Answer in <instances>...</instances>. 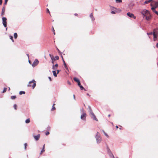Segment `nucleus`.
<instances>
[{"instance_id":"1","label":"nucleus","mask_w":158,"mask_h":158,"mask_svg":"<svg viewBox=\"0 0 158 158\" xmlns=\"http://www.w3.org/2000/svg\"><path fill=\"white\" fill-rule=\"evenodd\" d=\"M95 138L96 139L97 144H99L102 141V138L100 134L98 132H97L95 136Z\"/></svg>"},{"instance_id":"2","label":"nucleus","mask_w":158,"mask_h":158,"mask_svg":"<svg viewBox=\"0 0 158 158\" xmlns=\"http://www.w3.org/2000/svg\"><path fill=\"white\" fill-rule=\"evenodd\" d=\"M154 41H155L158 37V28L154 29L153 31Z\"/></svg>"},{"instance_id":"3","label":"nucleus","mask_w":158,"mask_h":158,"mask_svg":"<svg viewBox=\"0 0 158 158\" xmlns=\"http://www.w3.org/2000/svg\"><path fill=\"white\" fill-rule=\"evenodd\" d=\"M149 11L146 10H143L141 12V14L143 15V18H144V17L147 15H149Z\"/></svg>"},{"instance_id":"4","label":"nucleus","mask_w":158,"mask_h":158,"mask_svg":"<svg viewBox=\"0 0 158 158\" xmlns=\"http://www.w3.org/2000/svg\"><path fill=\"white\" fill-rule=\"evenodd\" d=\"M33 83V85L32 86V87L33 89H34V88L36 86V81H35L34 79H33L32 81H30L29 82V84L27 85L28 87H30L31 86V85L30 84Z\"/></svg>"},{"instance_id":"5","label":"nucleus","mask_w":158,"mask_h":158,"mask_svg":"<svg viewBox=\"0 0 158 158\" xmlns=\"http://www.w3.org/2000/svg\"><path fill=\"white\" fill-rule=\"evenodd\" d=\"M107 150V152L109 156L110 157H112V158H114V156L112 153L111 151L109 148V147L107 146L106 147Z\"/></svg>"},{"instance_id":"6","label":"nucleus","mask_w":158,"mask_h":158,"mask_svg":"<svg viewBox=\"0 0 158 158\" xmlns=\"http://www.w3.org/2000/svg\"><path fill=\"white\" fill-rule=\"evenodd\" d=\"M2 24L5 27H6L7 26V19L6 17H2Z\"/></svg>"},{"instance_id":"7","label":"nucleus","mask_w":158,"mask_h":158,"mask_svg":"<svg viewBox=\"0 0 158 158\" xmlns=\"http://www.w3.org/2000/svg\"><path fill=\"white\" fill-rule=\"evenodd\" d=\"M39 61L38 59H35L32 64V66L33 67H34L36 66L39 63Z\"/></svg>"},{"instance_id":"8","label":"nucleus","mask_w":158,"mask_h":158,"mask_svg":"<svg viewBox=\"0 0 158 158\" xmlns=\"http://www.w3.org/2000/svg\"><path fill=\"white\" fill-rule=\"evenodd\" d=\"M89 115H90L91 117L94 120L96 121H98L97 119L96 118L95 115H94L93 112L90 113Z\"/></svg>"},{"instance_id":"9","label":"nucleus","mask_w":158,"mask_h":158,"mask_svg":"<svg viewBox=\"0 0 158 158\" xmlns=\"http://www.w3.org/2000/svg\"><path fill=\"white\" fill-rule=\"evenodd\" d=\"M86 114L85 113H83L81 116V118L83 120L85 121L86 120Z\"/></svg>"},{"instance_id":"10","label":"nucleus","mask_w":158,"mask_h":158,"mask_svg":"<svg viewBox=\"0 0 158 158\" xmlns=\"http://www.w3.org/2000/svg\"><path fill=\"white\" fill-rule=\"evenodd\" d=\"M151 6H152V7L151 8V10H152V11L156 15H158V12L155 10V9L156 8V7H153V5L152 4H151Z\"/></svg>"},{"instance_id":"11","label":"nucleus","mask_w":158,"mask_h":158,"mask_svg":"<svg viewBox=\"0 0 158 158\" xmlns=\"http://www.w3.org/2000/svg\"><path fill=\"white\" fill-rule=\"evenodd\" d=\"M127 15L128 16L131 18H133L134 19L136 18V17L134 15V14L130 12H128L127 14Z\"/></svg>"},{"instance_id":"12","label":"nucleus","mask_w":158,"mask_h":158,"mask_svg":"<svg viewBox=\"0 0 158 158\" xmlns=\"http://www.w3.org/2000/svg\"><path fill=\"white\" fill-rule=\"evenodd\" d=\"M40 137V134H38L37 135H35L34 136V138L36 140H38Z\"/></svg>"},{"instance_id":"13","label":"nucleus","mask_w":158,"mask_h":158,"mask_svg":"<svg viewBox=\"0 0 158 158\" xmlns=\"http://www.w3.org/2000/svg\"><path fill=\"white\" fill-rule=\"evenodd\" d=\"M144 18H145V19L147 20H150V19H151V16L149 14V15H147Z\"/></svg>"},{"instance_id":"14","label":"nucleus","mask_w":158,"mask_h":158,"mask_svg":"<svg viewBox=\"0 0 158 158\" xmlns=\"http://www.w3.org/2000/svg\"><path fill=\"white\" fill-rule=\"evenodd\" d=\"M5 9L4 7H3L2 9V13L1 14V15L2 16H3L4 15V14H5Z\"/></svg>"},{"instance_id":"15","label":"nucleus","mask_w":158,"mask_h":158,"mask_svg":"<svg viewBox=\"0 0 158 158\" xmlns=\"http://www.w3.org/2000/svg\"><path fill=\"white\" fill-rule=\"evenodd\" d=\"M90 18L92 21L95 20V19L93 16V14L92 13H91L89 15Z\"/></svg>"},{"instance_id":"16","label":"nucleus","mask_w":158,"mask_h":158,"mask_svg":"<svg viewBox=\"0 0 158 158\" xmlns=\"http://www.w3.org/2000/svg\"><path fill=\"white\" fill-rule=\"evenodd\" d=\"M59 57L58 56H56L55 57H53V59H52V60H53L54 61H55L56 60H58L59 59Z\"/></svg>"},{"instance_id":"17","label":"nucleus","mask_w":158,"mask_h":158,"mask_svg":"<svg viewBox=\"0 0 158 158\" xmlns=\"http://www.w3.org/2000/svg\"><path fill=\"white\" fill-rule=\"evenodd\" d=\"M154 5L155 6L154 7H156V8H157L158 7V2H154Z\"/></svg>"},{"instance_id":"18","label":"nucleus","mask_w":158,"mask_h":158,"mask_svg":"<svg viewBox=\"0 0 158 158\" xmlns=\"http://www.w3.org/2000/svg\"><path fill=\"white\" fill-rule=\"evenodd\" d=\"M73 80L76 82L78 83L80 81L76 77H74L73 78Z\"/></svg>"},{"instance_id":"19","label":"nucleus","mask_w":158,"mask_h":158,"mask_svg":"<svg viewBox=\"0 0 158 158\" xmlns=\"http://www.w3.org/2000/svg\"><path fill=\"white\" fill-rule=\"evenodd\" d=\"M52 73H53V75L54 77H56L57 76V73H56V71H55V70L53 71Z\"/></svg>"},{"instance_id":"20","label":"nucleus","mask_w":158,"mask_h":158,"mask_svg":"<svg viewBox=\"0 0 158 158\" xmlns=\"http://www.w3.org/2000/svg\"><path fill=\"white\" fill-rule=\"evenodd\" d=\"M88 109H89V114L90 113H91L93 112V111H92L90 106H88Z\"/></svg>"},{"instance_id":"21","label":"nucleus","mask_w":158,"mask_h":158,"mask_svg":"<svg viewBox=\"0 0 158 158\" xmlns=\"http://www.w3.org/2000/svg\"><path fill=\"white\" fill-rule=\"evenodd\" d=\"M64 64V67L67 70H68V68L67 67V66L65 62H64V63H63Z\"/></svg>"},{"instance_id":"22","label":"nucleus","mask_w":158,"mask_h":158,"mask_svg":"<svg viewBox=\"0 0 158 158\" xmlns=\"http://www.w3.org/2000/svg\"><path fill=\"white\" fill-rule=\"evenodd\" d=\"M15 39H16L18 37V34L16 33H15L14 34Z\"/></svg>"},{"instance_id":"23","label":"nucleus","mask_w":158,"mask_h":158,"mask_svg":"<svg viewBox=\"0 0 158 158\" xmlns=\"http://www.w3.org/2000/svg\"><path fill=\"white\" fill-rule=\"evenodd\" d=\"M30 122V120L29 118H28L25 121V123H28Z\"/></svg>"},{"instance_id":"24","label":"nucleus","mask_w":158,"mask_h":158,"mask_svg":"<svg viewBox=\"0 0 158 158\" xmlns=\"http://www.w3.org/2000/svg\"><path fill=\"white\" fill-rule=\"evenodd\" d=\"M150 2V0H147V1H145L144 2V4H147L149 3Z\"/></svg>"},{"instance_id":"25","label":"nucleus","mask_w":158,"mask_h":158,"mask_svg":"<svg viewBox=\"0 0 158 158\" xmlns=\"http://www.w3.org/2000/svg\"><path fill=\"white\" fill-rule=\"evenodd\" d=\"M116 3H120L122 2V0H115Z\"/></svg>"},{"instance_id":"26","label":"nucleus","mask_w":158,"mask_h":158,"mask_svg":"<svg viewBox=\"0 0 158 158\" xmlns=\"http://www.w3.org/2000/svg\"><path fill=\"white\" fill-rule=\"evenodd\" d=\"M80 88V89L81 90H82L83 89H84L85 90V89L84 88V87L82 85L80 86L79 87Z\"/></svg>"},{"instance_id":"27","label":"nucleus","mask_w":158,"mask_h":158,"mask_svg":"<svg viewBox=\"0 0 158 158\" xmlns=\"http://www.w3.org/2000/svg\"><path fill=\"white\" fill-rule=\"evenodd\" d=\"M25 94V92L24 91H20L19 92V94L20 95H21L22 94Z\"/></svg>"},{"instance_id":"28","label":"nucleus","mask_w":158,"mask_h":158,"mask_svg":"<svg viewBox=\"0 0 158 158\" xmlns=\"http://www.w3.org/2000/svg\"><path fill=\"white\" fill-rule=\"evenodd\" d=\"M9 36L10 39L13 42H14V40L13 39V37L11 35H10Z\"/></svg>"},{"instance_id":"29","label":"nucleus","mask_w":158,"mask_h":158,"mask_svg":"<svg viewBox=\"0 0 158 158\" xmlns=\"http://www.w3.org/2000/svg\"><path fill=\"white\" fill-rule=\"evenodd\" d=\"M6 89H7V88H5V87L4 88V89H3V90L2 91V93H4L6 92Z\"/></svg>"},{"instance_id":"30","label":"nucleus","mask_w":158,"mask_h":158,"mask_svg":"<svg viewBox=\"0 0 158 158\" xmlns=\"http://www.w3.org/2000/svg\"><path fill=\"white\" fill-rule=\"evenodd\" d=\"M16 98V96H13L11 97V98L12 99H15Z\"/></svg>"},{"instance_id":"31","label":"nucleus","mask_w":158,"mask_h":158,"mask_svg":"<svg viewBox=\"0 0 158 158\" xmlns=\"http://www.w3.org/2000/svg\"><path fill=\"white\" fill-rule=\"evenodd\" d=\"M147 34L148 35H152V34L153 35V32H151L149 33H147Z\"/></svg>"},{"instance_id":"32","label":"nucleus","mask_w":158,"mask_h":158,"mask_svg":"<svg viewBox=\"0 0 158 158\" xmlns=\"http://www.w3.org/2000/svg\"><path fill=\"white\" fill-rule=\"evenodd\" d=\"M54 105H55V104H53V105L52 108V109H51L52 110H54L55 109V107L54 106Z\"/></svg>"},{"instance_id":"33","label":"nucleus","mask_w":158,"mask_h":158,"mask_svg":"<svg viewBox=\"0 0 158 158\" xmlns=\"http://www.w3.org/2000/svg\"><path fill=\"white\" fill-rule=\"evenodd\" d=\"M45 149L43 148L41 151L40 154H41L43 152H44L45 151Z\"/></svg>"},{"instance_id":"34","label":"nucleus","mask_w":158,"mask_h":158,"mask_svg":"<svg viewBox=\"0 0 158 158\" xmlns=\"http://www.w3.org/2000/svg\"><path fill=\"white\" fill-rule=\"evenodd\" d=\"M27 146V143H25L24 144V148H25V150H26V149Z\"/></svg>"},{"instance_id":"35","label":"nucleus","mask_w":158,"mask_h":158,"mask_svg":"<svg viewBox=\"0 0 158 158\" xmlns=\"http://www.w3.org/2000/svg\"><path fill=\"white\" fill-rule=\"evenodd\" d=\"M50 57H51V60L53 59V57H54L53 56L51 55V54H49V55Z\"/></svg>"},{"instance_id":"36","label":"nucleus","mask_w":158,"mask_h":158,"mask_svg":"<svg viewBox=\"0 0 158 158\" xmlns=\"http://www.w3.org/2000/svg\"><path fill=\"white\" fill-rule=\"evenodd\" d=\"M103 131L105 136H106L107 137H108V136L107 135V134L104 131Z\"/></svg>"},{"instance_id":"37","label":"nucleus","mask_w":158,"mask_h":158,"mask_svg":"<svg viewBox=\"0 0 158 158\" xmlns=\"http://www.w3.org/2000/svg\"><path fill=\"white\" fill-rule=\"evenodd\" d=\"M16 107H17V106H16V104H15L14 105V108L15 110H16V109H17Z\"/></svg>"},{"instance_id":"38","label":"nucleus","mask_w":158,"mask_h":158,"mask_svg":"<svg viewBox=\"0 0 158 158\" xmlns=\"http://www.w3.org/2000/svg\"><path fill=\"white\" fill-rule=\"evenodd\" d=\"M52 69L54 70L56 69L55 68V67L54 66V65H53V66H52Z\"/></svg>"},{"instance_id":"39","label":"nucleus","mask_w":158,"mask_h":158,"mask_svg":"<svg viewBox=\"0 0 158 158\" xmlns=\"http://www.w3.org/2000/svg\"><path fill=\"white\" fill-rule=\"evenodd\" d=\"M49 134V131H47L45 133L46 135H47Z\"/></svg>"},{"instance_id":"40","label":"nucleus","mask_w":158,"mask_h":158,"mask_svg":"<svg viewBox=\"0 0 158 158\" xmlns=\"http://www.w3.org/2000/svg\"><path fill=\"white\" fill-rule=\"evenodd\" d=\"M115 12H116L115 11H112L111 13V14H115Z\"/></svg>"},{"instance_id":"41","label":"nucleus","mask_w":158,"mask_h":158,"mask_svg":"<svg viewBox=\"0 0 158 158\" xmlns=\"http://www.w3.org/2000/svg\"><path fill=\"white\" fill-rule=\"evenodd\" d=\"M78 85L80 87V86L81 85L80 81L77 83Z\"/></svg>"},{"instance_id":"42","label":"nucleus","mask_w":158,"mask_h":158,"mask_svg":"<svg viewBox=\"0 0 158 158\" xmlns=\"http://www.w3.org/2000/svg\"><path fill=\"white\" fill-rule=\"evenodd\" d=\"M81 112H82L83 113H84V109H83V108H82L81 109Z\"/></svg>"},{"instance_id":"43","label":"nucleus","mask_w":158,"mask_h":158,"mask_svg":"<svg viewBox=\"0 0 158 158\" xmlns=\"http://www.w3.org/2000/svg\"><path fill=\"white\" fill-rule=\"evenodd\" d=\"M52 31L53 32V34L54 35H55V30H54V29L53 27H52Z\"/></svg>"},{"instance_id":"44","label":"nucleus","mask_w":158,"mask_h":158,"mask_svg":"<svg viewBox=\"0 0 158 158\" xmlns=\"http://www.w3.org/2000/svg\"><path fill=\"white\" fill-rule=\"evenodd\" d=\"M2 3V0H0V5H1Z\"/></svg>"},{"instance_id":"45","label":"nucleus","mask_w":158,"mask_h":158,"mask_svg":"<svg viewBox=\"0 0 158 158\" xmlns=\"http://www.w3.org/2000/svg\"><path fill=\"white\" fill-rule=\"evenodd\" d=\"M58 64H56L55 65H54V66L55 67H57L58 66Z\"/></svg>"},{"instance_id":"46","label":"nucleus","mask_w":158,"mask_h":158,"mask_svg":"<svg viewBox=\"0 0 158 158\" xmlns=\"http://www.w3.org/2000/svg\"><path fill=\"white\" fill-rule=\"evenodd\" d=\"M47 12L48 13H50L49 10V9L48 8H47Z\"/></svg>"},{"instance_id":"47","label":"nucleus","mask_w":158,"mask_h":158,"mask_svg":"<svg viewBox=\"0 0 158 158\" xmlns=\"http://www.w3.org/2000/svg\"><path fill=\"white\" fill-rule=\"evenodd\" d=\"M48 78L50 81H52V79L50 77H49Z\"/></svg>"},{"instance_id":"48","label":"nucleus","mask_w":158,"mask_h":158,"mask_svg":"<svg viewBox=\"0 0 158 158\" xmlns=\"http://www.w3.org/2000/svg\"><path fill=\"white\" fill-rule=\"evenodd\" d=\"M60 70H57V73L58 74L59 73V72H60Z\"/></svg>"},{"instance_id":"49","label":"nucleus","mask_w":158,"mask_h":158,"mask_svg":"<svg viewBox=\"0 0 158 158\" xmlns=\"http://www.w3.org/2000/svg\"><path fill=\"white\" fill-rule=\"evenodd\" d=\"M61 57H62V60H63V63H64V62H65V61H64V59H63V56H61Z\"/></svg>"},{"instance_id":"50","label":"nucleus","mask_w":158,"mask_h":158,"mask_svg":"<svg viewBox=\"0 0 158 158\" xmlns=\"http://www.w3.org/2000/svg\"><path fill=\"white\" fill-rule=\"evenodd\" d=\"M54 61L53 60H52V63L53 64V65H54Z\"/></svg>"},{"instance_id":"51","label":"nucleus","mask_w":158,"mask_h":158,"mask_svg":"<svg viewBox=\"0 0 158 158\" xmlns=\"http://www.w3.org/2000/svg\"><path fill=\"white\" fill-rule=\"evenodd\" d=\"M68 84L69 85H71V83L69 81H68Z\"/></svg>"},{"instance_id":"52","label":"nucleus","mask_w":158,"mask_h":158,"mask_svg":"<svg viewBox=\"0 0 158 158\" xmlns=\"http://www.w3.org/2000/svg\"><path fill=\"white\" fill-rule=\"evenodd\" d=\"M56 49L58 50V52H60V51L59 50V49L57 48H56Z\"/></svg>"},{"instance_id":"53","label":"nucleus","mask_w":158,"mask_h":158,"mask_svg":"<svg viewBox=\"0 0 158 158\" xmlns=\"http://www.w3.org/2000/svg\"><path fill=\"white\" fill-rule=\"evenodd\" d=\"M156 46L157 48H158V43H157L156 45Z\"/></svg>"},{"instance_id":"54","label":"nucleus","mask_w":158,"mask_h":158,"mask_svg":"<svg viewBox=\"0 0 158 158\" xmlns=\"http://www.w3.org/2000/svg\"><path fill=\"white\" fill-rule=\"evenodd\" d=\"M28 62H29V64H31V61L30 60H29Z\"/></svg>"},{"instance_id":"55","label":"nucleus","mask_w":158,"mask_h":158,"mask_svg":"<svg viewBox=\"0 0 158 158\" xmlns=\"http://www.w3.org/2000/svg\"><path fill=\"white\" fill-rule=\"evenodd\" d=\"M7 2H5L4 4L5 5H6L7 4Z\"/></svg>"},{"instance_id":"56","label":"nucleus","mask_w":158,"mask_h":158,"mask_svg":"<svg viewBox=\"0 0 158 158\" xmlns=\"http://www.w3.org/2000/svg\"><path fill=\"white\" fill-rule=\"evenodd\" d=\"M44 148H45V144H44L43 146V148H44V149H44Z\"/></svg>"},{"instance_id":"57","label":"nucleus","mask_w":158,"mask_h":158,"mask_svg":"<svg viewBox=\"0 0 158 158\" xmlns=\"http://www.w3.org/2000/svg\"><path fill=\"white\" fill-rule=\"evenodd\" d=\"M27 56H28V58H29V55L28 54H27Z\"/></svg>"},{"instance_id":"58","label":"nucleus","mask_w":158,"mask_h":158,"mask_svg":"<svg viewBox=\"0 0 158 158\" xmlns=\"http://www.w3.org/2000/svg\"><path fill=\"white\" fill-rule=\"evenodd\" d=\"M74 15H75V16H77L78 15H77V14L76 13V14H74Z\"/></svg>"},{"instance_id":"59","label":"nucleus","mask_w":158,"mask_h":158,"mask_svg":"<svg viewBox=\"0 0 158 158\" xmlns=\"http://www.w3.org/2000/svg\"><path fill=\"white\" fill-rule=\"evenodd\" d=\"M116 127L117 129H118V127L117 126H116Z\"/></svg>"},{"instance_id":"60","label":"nucleus","mask_w":158,"mask_h":158,"mask_svg":"<svg viewBox=\"0 0 158 158\" xmlns=\"http://www.w3.org/2000/svg\"><path fill=\"white\" fill-rule=\"evenodd\" d=\"M5 0V2H8V0Z\"/></svg>"},{"instance_id":"61","label":"nucleus","mask_w":158,"mask_h":158,"mask_svg":"<svg viewBox=\"0 0 158 158\" xmlns=\"http://www.w3.org/2000/svg\"><path fill=\"white\" fill-rule=\"evenodd\" d=\"M73 98H74V99H75V96L74 95H73Z\"/></svg>"},{"instance_id":"62","label":"nucleus","mask_w":158,"mask_h":158,"mask_svg":"<svg viewBox=\"0 0 158 158\" xmlns=\"http://www.w3.org/2000/svg\"><path fill=\"white\" fill-rule=\"evenodd\" d=\"M8 90H10V87H9V89H8Z\"/></svg>"},{"instance_id":"63","label":"nucleus","mask_w":158,"mask_h":158,"mask_svg":"<svg viewBox=\"0 0 158 158\" xmlns=\"http://www.w3.org/2000/svg\"><path fill=\"white\" fill-rule=\"evenodd\" d=\"M110 114H109V115H108V116L109 117H110Z\"/></svg>"},{"instance_id":"64","label":"nucleus","mask_w":158,"mask_h":158,"mask_svg":"<svg viewBox=\"0 0 158 158\" xmlns=\"http://www.w3.org/2000/svg\"><path fill=\"white\" fill-rule=\"evenodd\" d=\"M61 54L62 53L60 51V52H59Z\"/></svg>"}]
</instances>
